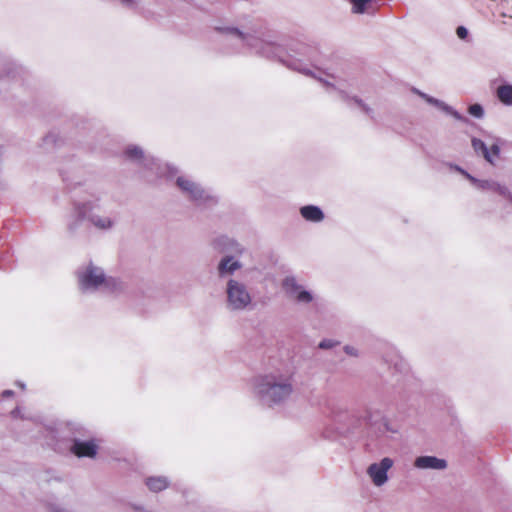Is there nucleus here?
Here are the masks:
<instances>
[{"instance_id": "1", "label": "nucleus", "mask_w": 512, "mask_h": 512, "mask_svg": "<svg viewBox=\"0 0 512 512\" xmlns=\"http://www.w3.org/2000/svg\"><path fill=\"white\" fill-rule=\"evenodd\" d=\"M251 395L267 407L287 403L295 392L293 374L271 370L252 377L249 381Z\"/></svg>"}, {"instance_id": "2", "label": "nucleus", "mask_w": 512, "mask_h": 512, "mask_svg": "<svg viewBox=\"0 0 512 512\" xmlns=\"http://www.w3.org/2000/svg\"><path fill=\"white\" fill-rule=\"evenodd\" d=\"M288 68L302 73L306 76L313 77L323 83L326 87L327 92L331 95L337 96L340 100L346 103H355L363 113L370 118H374L373 109L363 102L362 99L353 95L352 83L344 78L335 76L321 70L319 67L309 65L302 62L299 59L287 57L286 59H280Z\"/></svg>"}, {"instance_id": "3", "label": "nucleus", "mask_w": 512, "mask_h": 512, "mask_svg": "<svg viewBox=\"0 0 512 512\" xmlns=\"http://www.w3.org/2000/svg\"><path fill=\"white\" fill-rule=\"evenodd\" d=\"M86 220L93 228L108 232L118 224L117 213L107 209L100 199L76 203L67 218V226L70 231H75L81 221Z\"/></svg>"}, {"instance_id": "4", "label": "nucleus", "mask_w": 512, "mask_h": 512, "mask_svg": "<svg viewBox=\"0 0 512 512\" xmlns=\"http://www.w3.org/2000/svg\"><path fill=\"white\" fill-rule=\"evenodd\" d=\"M160 177L174 179L175 186L179 193L187 200L197 204H205L214 201L213 196L193 177L186 174H179L176 167L167 163L164 169L159 173Z\"/></svg>"}, {"instance_id": "5", "label": "nucleus", "mask_w": 512, "mask_h": 512, "mask_svg": "<svg viewBox=\"0 0 512 512\" xmlns=\"http://www.w3.org/2000/svg\"><path fill=\"white\" fill-rule=\"evenodd\" d=\"M78 286L84 293L115 292L122 288L121 282L107 277L101 267L89 263L77 271Z\"/></svg>"}, {"instance_id": "6", "label": "nucleus", "mask_w": 512, "mask_h": 512, "mask_svg": "<svg viewBox=\"0 0 512 512\" xmlns=\"http://www.w3.org/2000/svg\"><path fill=\"white\" fill-rule=\"evenodd\" d=\"M225 308L232 313L248 311L253 306L254 296L248 284L241 279H228L224 288Z\"/></svg>"}, {"instance_id": "7", "label": "nucleus", "mask_w": 512, "mask_h": 512, "mask_svg": "<svg viewBox=\"0 0 512 512\" xmlns=\"http://www.w3.org/2000/svg\"><path fill=\"white\" fill-rule=\"evenodd\" d=\"M123 157L143 169L144 177L148 180L160 178L159 173L163 171L165 165L153 156L146 154L142 147L135 144L125 147Z\"/></svg>"}, {"instance_id": "8", "label": "nucleus", "mask_w": 512, "mask_h": 512, "mask_svg": "<svg viewBox=\"0 0 512 512\" xmlns=\"http://www.w3.org/2000/svg\"><path fill=\"white\" fill-rule=\"evenodd\" d=\"M221 31L226 34L235 35L238 37L246 46L251 48L255 53L265 56L267 58H279L281 49L279 46L275 45L272 42L265 41L260 37L250 34L244 33L240 31L238 28L234 27H226L222 28Z\"/></svg>"}, {"instance_id": "9", "label": "nucleus", "mask_w": 512, "mask_h": 512, "mask_svg": "<svg viewBox=\"0 0 512 512\" xmlns=\"http://www.w3.org/2000/svg\"><path fill=\"white\" fill-rule=\"evenodd\" d=\"M285 294L300 305H309L316 300V295L303 285L295 276H287L282 281Z\"/></svg>"}, {"instance_id": "10", "label": "nucleus", "mask_w": 512, "mask_h": 512, "mask_svg": "<svg viewBox=\"0 0 512 512\" xmlns=\"http://www.w3.org/2000/svg\"><path fill=\"white\" fill-rule=\"evenodd\" d=\"M394 466V460L390 457H384L378 462L371 463L366 468V475L370 479L373 486L380 488L389 481L388 472Z\"/></svg>"}, {"instance_id": "11", "label": "nucleus", "mask_w": 512, "mask_h": 512, "mask_svg": "<svg viewBox=\"0 0 512 512\" xmlns=\"http://www.w3.org/2000/svg\"><path fill=\"white\" fill-rule=\"evenodd\" d=\"M456 170L463 174L474 185L475 188L482 191L497 193L498 195L508 199L512 203V194L509 192L506 186L494 180L477 179L460 167H456Z\"/></svg>"}, {"instance_id": "12", "label": "nucleus", "mask_w": 512, "mask_h": 512, "mask_svg": "<svg viewBox=\"0 0 512 512\" xmlns=\"http://www.w3.org/2000/svg\"><path fill=\"white\" fill-rule=\"evenodd\" d=\"M243 263L233 255L223 256L217 263L216 272L221 280L239 279L235 277V273L242 269Z\"/></svg>"}, {"instance_id": "13", "label": "nucleus", "mask_w": 512, "mask_h": 512, "mask_svg": "<svg viewBox=\"0 0 512 512\" xmlns=\"http://www.w3.org/2000/svg\"><path fill=\"white\" fill-rule=\"evenodd\" d=\"M99 449V442L96 439L80 440L74 439L71 445V452L78 458H95Z\"/></svg>"}, {"instance_id": "14", "label": "nucleus", "mask_w": 512, "mask_h": 512, "mask_svg": "<svg viewBox=\"0 0 512 512\" xmlns=\"http://www.w3.org/2000/svg\"><path fill=\"white\" fill-rule=\"evenodd\" d=\"M413 466L421 471H444L448 467V463L443 458L432 455H422L415 458Z\"/></svg>"}, {"instance_id": "15", "label": "nucleus", "mask_w": 512, "mask_h": 512, "mask_svg": "<svg viewBox=\"0 0 512 512\" xmlns=\"http://www.w3.org/2000/svg\"><path fill=\"white\" fill-rule=\"evenodd\" d=\"M412 92L421 97L428 104L435 106L439 110L451 115L454 119L458 121L468 122V119L461 114H459L456 110H454L451 106L447 105L445 102L436 99L428 94L420 91L417 88H412Z\"/></svg>"}, {"instance_id": "16", "label": "nucleus", "mask_w": 512, "mask_h": 512, "mask_svg": "<svg viewBox=\"0 0 512 512\" xmlns=\"http://www.w3.org/2000/svg\"><path fill=\"white\" fill-rule=\"evenodd\" d=\"M472 147L478 155H482L489 163L493 164L494 159L499 156L500 148L497 144H492L490 148L477 138H472Z\"/></svg>"}, {"instance_id": "17", "label": "nucleus", "mask_w": 512, "mask_h": 512, "mask_svg": "<svg viewBox=\"0 0 512 512\" xmlns=\"http://www.w3.org/2000/svg\"><path fill=\"white\" fill-rule=\"evenodd\" d=\"M384 416L385 414L380 409L368 408L365 410L362 420L368 428L375 432L377 428L380 427V423Z\"/></svg>"}, {"instance_id": "18", "label": "nucleus", "mask_w": 512, "mask_h": 512, "mask_svg": "<svg viewBox=\"0 0 512 512\" xmlns=\"http://www.w3.org/2000/svg\"><path fill=\"white\" fill-rule=\"evenodd\" d=\"M300 215L308 222L320 223L324 220L323 211L315 205H305L299 210Z\"/></svg>"}, {"instance_id": "19", "label": "nucleus", "mask_w": 512, "mask_h": 512, "mask_svg": "<svg viewBox=\"0 0 512 512\" xmlns=\"http://www.w3.org/2000/svg\"><path fill=\"white\" fill-rule=\"evenodd\" d=\"M496 96L502 104L512 106V84H502L498 86Z\"/></svg>"}, {"instance_id": "20", "label": "nucleus", "mask_w": 512, "mask_h": 512, "mask_svg": "<svg viewBox=\"0 0 512 512\" xmlns=\"http://www.w3.org/2000/svg\"><path fill=\"white\" fill-rule=\"evenodd\" d=\"M148 489L152 492H160L169 486V481L163 476L149 477L146 480Z\"/></svg>"}, {"instance_id": "21", "label": "nucleus", "mask_w": 512, "mask_h": 512, "mask_svg": "<svg viewBox=\"0 0 512 512\" xmlns=\"http://www.w3.org/2000/svg\"><path fill=\"white\" fill-rule=\"evenodd\" d=\"M399 432V429L396 425H394L391 420L384 416L383 417V420L381 421L380 423V427L377 428V430L375 431V433H377L378 435H381V436H385V435H388V434H397Z\"/></svg>"}, {"instance_id": "22", "label": "nucleus", "mask_w": 512, "mask_h": 512, "mask_svg": "<svg viewBox=\"0 0 512 512\" xmlns=\"http://www.w3.org/2000/svg\"><path fill=\"white\" fill-rule=\"evenodd\" d=\"M352 4V12L354 14L368 13L371 7L369 0H350Z\"/></svg>"}, {"instance_id": "23", "label": "nucleus", "mask_w": 512, "mask_h": 512, "mask_svg": "<svg viewBox=\"0 0 512 512\" xmlns=\"http://www.w3.org/2000/svg\"><path fill=\"white\" fill-rule=\"evenodd\" d=\"M468 112L475 118L481 119L484 116V109L480 104H472L468 108Z\"/></svg>"}, {"instance_id": "24", "label": "nucleus", "mask_w": 512, "mask_h": 512, "mask_svg": "<svg viewBox=\"0 0 512 512\" xmlns=\"http://www.w3.org/2000/svg\"><path fill=\"white\" fill-rule=\"evenodd\" d=\"M339 343L333 339H324L322 340L318 347L323 350L332 349L337 346Z\"/></svg>"}, {"instance_id": "25", "label": "nucleus", "mask_w": 512, "mask_h": 512, "mask_svg": "<svg viewBox=\"0 0 512 512\" xmlns=\"http://www.w3.org/2000/svg\"><path fill=\"white\" fill-rule=\"evenodd\" d=\"M58 140V134L56 132H49L44 138V145H54Z\"/></svg>"}, {"instance_id": "26", "label": "nucleus", "mask_w": 512, "mask_h": 512, "mask_svg": "<svg viewBox=\"0 0 512 512\" xmlns=\"http://www.w3.org/2000/svg\"><path fill=\"white\" fill-rule=\"evenodd\" d=\"M231 246H232V252L236 253V254H243L244 252V247L239 244L238 242L236 241H231Z\"/></svg>"}, {"instance_id": "27", "label": "nucleus", "mask_w": 512, "mask_h": 512, "mask_svg": "<svg viewBox=\"0 0 512 512\" xmlns=\"http://www.w3.org/2000/svg\"><path fill=\"white\" fill-rule=\"evenodd\" d=\"M456 34L460 39H466L468 36V30L464 26H459L456 29Z\"/></svg>"}, {"instance_id": "28", "label": "nucleus", "mask_w": 512, "mask_h": 512, "mask_svg": "<svg viewBox=\"0 0 512 512\" xmlns=\"http://www.w3.org/2000/svg\"><path fill=\"white\" fill-rule=\"evenodd\" d=\"M120 3L130 9H134L137 6L138 1L137 0H120Z\"/></svg>"}, {"instance_id": "29", "label": "nucleus", "mask_w": 512, "mask_h": 512, "mask_svg": "<svg viewBox=\"0 0 512 512\" xmlns=\"http://www.w3.org/2000/svg\"><path fill=\"white\" fill-rule=\"evenodd\" d=\"M344 351L347 355L355 356V357L358 356V350L353 346H349V345L345 346Z\"/></svg>"}, {"instance_id": "30", "label": "nucleus", "mask_w": 512, "mask_h": 512, "mask_svg": "<svg viewBox=\"0 0 512 512\" xmlns=\"http://www.w3.org/2000/svg\"><path fill=\"white\" fill-rule=\"evenodd\" d=\"M12 416L14 418L16 417H21V418H24L23 414H22V410L20 408H16L15 410L12 411Z\"/></svg>"}, {"instance_id": "31", "label": "nucleus", "mask_w": 512, "mask_h": 512, "mask_svg": "<svg viewBox=\"0 0 512 512\" xmlns=\"http://www.w3.org/2000/svg\"><path fill=\"white\" fill-rule=\"evenodd\" d=\"M13 394H14V393H13V391H12V390H4V391L2 392V397H10V396H12Z\"/></svg>"}, {"instance_id": "32", "label": "nucleus", "mask_w": 512, "mask_h": 512, "mask_svg": "<svg viewBox=\"0 0 512 512\" xmlns=\"http://www.w3.org/2000/svg\"><path fill=\"white\" fill-rule=\"evenodd\" d=\"M17 385L21 388V389H25V384L22 383V382H17Z\"/></svg>"}, {"instance_id": "33", "label": "nucleus", "mask_w": 512, "mask_h": 512, "mask_svg": "<svg viewBox=\"0 0 512 512\" xmlns=\"http://www.w3.org/2000/svg\"><path fill=\"white\" fill-rule=\"evenodd\" d=\"M370 2H372L373 0H369Z\"/></svg>"}]
</instances>
